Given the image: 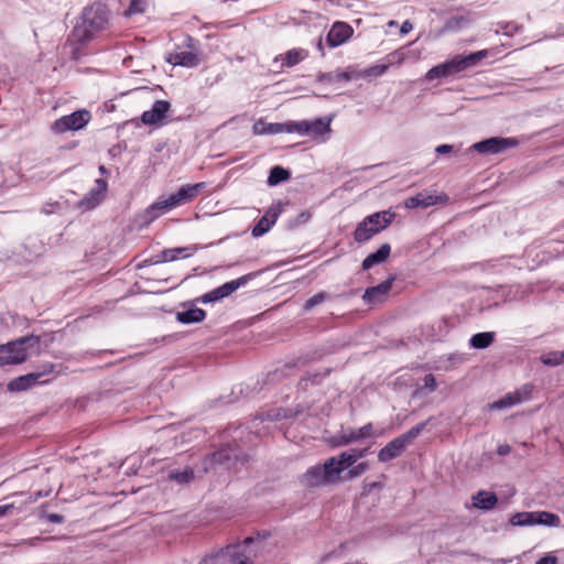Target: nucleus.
Segmentation results:
<instances>
[{"label": "nucleus", "mask_w": 564, "mask_h": 564, "mask_svg": "<svg viewBox=\"0 0 564 564\" xmlns=\"http://www.w3.org/2000/svg\"><path fill=\"white\" fill-rule=\"evenodd\" d=\"M47 522L61 523L63 522V517L59 514H47L45 512L37 514V523L46 524Z\"/></svg>", "instance_id": "c03bdc74"}, {"label": "nucleus", "mask_w": 564, "mask_h": 564, "mask_svg": "<svg viewBox=\"0 0 564 564\" xmlns=\"http://www.w3.org/2000/svg\"><path fill=\"white\" fill-rule=\"evenodd\" d=\"M29 341V337H22L7 345H0V366L24 361L26 359L25 344Z\"/></svg>", "instance_id": "39448f33"}, {"label": "nucleus", "mask_w": 564, "mask_h": 564, "mask_svg": "<svg viewBox=\"0 0 564 564\" xmlns=\"http://www.w3.org/2000/svg\"><path fill=\"white\" fill-rule=\"evenodd\" d=\"M538 511L535 512H518L512 516L510 523L516 527L535 525Z\"/></svg>", "instance_id": "2f4dec72"}, {"label": "nucleus", "mask_w": 564, "mask_h": 564, "mask_svg": "<svg viewBox=\"0 0 564 564\" xmlns=\"http://www.w3.org/2000/svg\"><path fill=\"white\" fill-rule=\"evenodd\" d=\"M509 453H510V446H509V445H506V444H505V445H500V446L498 447V454H499V455L503 456V455H507V454H509Z\"/></svg>", "instance_id": "5fc2aeb1"}, {"label": "nucleus", "mask_w": 564, "mask_h": 564, "mask_svg": "<svg viewBox=\"0 0 564 564\" xmlns=\"http://www.w3.org/2000/svg\"><path fill=\"white\" fill-rule=\"evenodd\" d=\"M336 78L338 80H351L354 78H359V77H358V72H356V73H354V72H343V73L337 74Z\"/></svg>", "instance_id": "09e8293b"}, {"label": "nucleus", "mask_w": 564, "mask_h": 564, "mask_svg": "<svg viewBox=\"0 0 564 564\" xmlns=\"http://www.w3.org/2000/svg\"><path fill=\"white\" fill-rule=\"evenodd\" d=\"M99 171H100L102 174H104V173H106V169H105V166H104V165H101V166L99 167Z\"/></svg>", "instance_id": "052dcab7"}, {"label": "nucleus", "mask_w": 564, "mask_h": 564, "mask_svg": "<svg viewBox=\"0 0 564 564\" xmlns=\"http://www.w3.org/2000/svg\"><path fill=\"white\" fill-rule=\"evenodd\" d=\"M308 56V52L303 48H293L288 51L281 58L283 61V65L288 67H292L297 63L304 61Z\"/></svg>", "instance_id": "7c9ffc66"}, {"label": "nucleus", "mask_w": 564, "mask_h": 564, "mask_svg": "<svg viewBox=\"0 0 564 564\" xmlns=\"http://www.w3.org/2000/svg\"><path fill=\"white\" fill-rule=\"evenodd\" d=\"M107 192V182L105 180H96L94 187L83 198L80 206L87 209H91L99 205L105 198Z\"/></svg>", "instance_id": "4468645a"}, {"label": "nucleus", "mask_w": 564, "mask_h": 564, "mask_svg": "<svg viewBox=\"0 0 564 564\" xmlns=\"http://www.w3.org/2000/svg\"><path fill=\"white\" fill-rule=\"evenodd\" d=\"M561 523L560 517L555 513H551L547 511H538L536 524L547 525V527H558Z\"/></svg>", "instance_id": "4c0bfd02"}, {"label": "nucleus", "mask_w": 564, "mask_h": 564, "mask_svg": "<svg viewBox=\"0 0 564 564\" xmlns=\"http://www.w3.org/2000/svg\"><path fill=\"white\" fill-rule=\"evenodd\" d=\"M391 252V247L389 243H383L378 251L370 253L364 261H362V269L369 270L376 264L384 262Z\"/></svg>", "instance_id": "a878e982"}, {"label": "nucleus", "mask_w": 564, "mask_h": 564, "mask_svg": "<svg viewBox=\"0 0 564 564\" xmlns=\"http://www.w3.org/2000/svg\"><path fill=\"white\" fill-rule=\"evenodd\" d=\"M333 118H319L314 121H308L307 127V135H311L312 138L316 139L318 137H322L324 134H328L330 129Z\"/></svg>", "instance_id": "393cba45"}, {"label": "nucleus", "mask_w": 564, "mask_h": 564, "mask_svg": "<svg viewBox=\"0 0 564 564\" xmlns=\"http://www.w3.org/2000/svg\"><path fill=\"white\" fill-rule=\"evenodd\" d=\"M90 119L91 116L88 110H77L56 120L53 124V129L58 133L76 131L84 128L90 121Z\"/></svg>", "instance_id": "423d86ee"}, {"label": "nucleus", "mask_w": 564, "mask_h": 564, "mask_svg": "<svg viewBox=\"0 0 564 564\" xmlns=\"http://www.w3.org/2000/svg\"><path fill=\"white\" fill-rule=\"evenodd\" d=\"M349 452L351 453V455L354 456L355 462L357 463V460L359 458H362V457H365L367 455L368 448H351V449H349Z\"/></svg>", "instance_id": "8fccbe9b"}, {"label": "nucleus", "mask_w": 564, "mask_h": 564, "mask_svg": "<svg viewBox=\"0 0 564 564\" xmlns=\"http://www.w3.org/2000/svg\"><path fill=\"white\" fill-rule=\"evenodd\" d=\"M252 542L253 538L250 536L245 539L242 545L227 547L226 552L220 554L225 555V563L229 562V564H253L249 555H247L243 550V547Z\"/></svg>", "instance_id": "ddd939ff"}, {"label": "nucleus", "mask_w": 564, "mask_h": 564, "mask_svg": "<svg viewBox=\"0 0 564 564\" xmlns=\"http://www.w3.org/2000/svg\"><path fill=\"white\" fill-rule=\"evenodd\" d=\"M147 1L145 0H131L129 8L126 10L124 14L127 17H131L133 14L143 13L145 11Z\"/></svg>", "instance_id": "79ce46f5"}, {"label": "nucleus", "mask_w": 564, "mask_h": 564, "mask_svg": "<svg viewBox=\"0 0 564 564\" xmlns=\"http://www.w3.org/2000/svg\"><path fill=\"white\" fill-rule=\"evenodd\" d=\"M46 372H47L46 370H45V371H43V372H39V371H37L36 378L39 379L42 375H44V373H46Z\"/></svg>", "instance_id": "680f3d73"}, {"label": "nucleus", "mask_w": 564, "mask_h": 564, "mask_svg": "<svg viewBox=\"0 0 564 564\" xmlns=\"http://www.w3.org/2000/svg\"><path fill=\"white\" fill-rule=\"evenodd\" d=\"M327 299V294L325 292H321L314 296H312L311 299H308L304 305V308L306 311H310L312 310L314 306L323 303L325 300Z\"/></svg>", "instance_id": "a18cd8bd"}, {"label": "nucleus", "mask_w": 564, "mask_h": 564, "mask_svg": "<svg viewBox=\"0 0 564 564\" xmlns=\"http://www.w3.org/2000/svg\"><path fill=\"white\" fill-rule=\"evenodd\" d=\"M531 389L529 387H524L521 391H517L514 393H508L500 400L489 404V408L491 410H500L506 409L512 405H516L523 401L524 399H528L530 395Z\"/></svg>", "instance_id": "a211bd4d"}, {"label": "nucleus", "mask_w": 564, "mask_h": 564, "mask_svg": "<svg viewBox=\"0 0 564 564\" xmlns=\"http://www.w3.org/2000/svg\"><path fill=\"white\" fill-rule=\"evenodd\" d=\"M35 384V373L31 372L11 380L7 389L10 392H22Z\"/></svg>", "instance_id": "bb28decb"}, {"label": "nucleus", "mask_w": 564, "mask_h": 564, "mask_svg": "<svg viewBox=\"0 0 564 564\" xmlns=\"http://www.w3.org/2000/svg\"><path fill=\"white\" fill-rule=\"evenodd\" d=\"M536 564H557V558L554 555H545Z\"/></svg>", "instance_id": "3c124183"}, {"label": "nucleus", "mask_w": 564, "mask_h": 564, "mask_svg": "<svg viewBox=\"0 0 564 564\" xmlns=\"http://www.w3.org/2000/svg\"><path fill=\"white\" fill-rule=\"evenodd\" d=\"M352 34L350 25L344 22H336L327 34L326 41L329 46L336 47L345 43Z\"/></svg>", "instance_id": "2eb2a0df"}, {"label": "nucleus", "mask_w": 564, "mask_h": 564, "mask_svg": "<svg viewBox=\"0 0 564 564\" xmlns=\"http://www.w3.org/2000/svg\"><path fill=\"white\" fill-rule=\"evenodd\" d=\"M381 435H382V431L376 430L371 423H368L359 429L343 430L335 437V445L344 446V445H347L350 443H355L362 438L377 437V436H381Z\"/></svg>", "instance_id": "0eeeda50"}, {"label": "nucleus", "mask_w": 564, "mask_h": 564, "mask_svg": "<svg viewBox=\"0 0 564 564\" xmlns=\"http://www.w3.org/2000/svg\"><path fill=\"white\" fill-rule=\"evenodd\" d=\"M475 55H477V58L480 61L489 55V52L487 50H481L478 52H475Z\"/></svg>", "instance_id": "4d7b16f0"}, {"label": "nucleus", "mask_w": 564, "mask_h": 564, "mask_svg": "<svg viewBox=\"0 0 564 564\" xmlns=\"http://www.w3.org/2000/svg\"><path fill=\"white\" fill-rule=\"evenodd\" d=\"M166 61L174 66L195 67L200 59L197 53L192 50L175 51L170 53Z\"/></svg>", "instance_id": "dca6fc26"}, {"label": "nucleus", "mask_w": 564, "mask_h": 564, "mask_svg": "<svg viewBox=\"0 0 564 564\" xmlns=\"http://www.w3.org/2000/svg\"><path fill=\"white\" fill-rule=\"evenodd\" d=\"M369 469V464L367 462L359 463L354 465L348 473L349 478H356L366 473Z\"/></svg>", "instance_id": "49530a36"}, {"label": "nucleus", "mask_w": 564, "mask_h": 564, "mask_svg": "<svg viewBox=\"0 0 564 564\" xmlns=\"http://www.w3.org/2000/svg\"><path fill=\"white\" fill-rule=\"evenodd\" d=\"M249 278H250V275H243L237 280L227 282V283L223 284L221 286L216 288L215 290L204 294L200 297V301L203 303L219 301V300L230 295L232 292H235L241 285L246 284L247 281L249 280Z\"/></svg>", "instance_id": "1a4fd4ad"}, {"label": "nucleus", "mask_w": 564, "mask_h": 564, "mask_svg": "<svg viewBox=\"0 0 564 564\" xmlns=\"http://www.w3.org/2000/svg\"><path fill=\"white\" fill-rule=\"evenodd\" d=\"M425 425L426 423L422 422L410 429L406 433L389 442L383 448L380 449L378 459L381 463H387L399 457L404 448L424 430Z\"/></svg>", "instance_id": "7ed1b4c3"}, {"label": "nucleus", "mask_w": 564, "mask_h": 564, "mask_svg": "<svg viewBox=\"0 0 564 564\" xmlns=\"http://www.w3.org/2000/svg\"><path fill=\"white\" fill-rule=\"evenodd\" d=\"M393 62L389 61L387 64L375 65L364 70L358 72L360 78H372L382 76Z\"/></svg>", "instance_id": "473e14b6"}, {"label": "nucleus", "mask_w": 564, "mask_h": 564, "mask_svg": "<svg viewBox=\"0 0 564 564\" xmlns=\"http://www.w3.org/2000/svg\"><path fill=\"white\" fill-rule=\"evenodd\" d=\"M413 29V25L410 21H404L401 25L400 33L408 34Z\"/></svg>", "instance_id": "864d4df0"}, {"label": "nucleus", "mask_w": 564, "mask_h": 564, "mask_svg": "<svg viewBox=\"0 0 564 564\" xmlns=\"http://www.w3.org/2000/svg\"><path fill=\"white\" fill-rule=\"evenodd\" d=\"M107 24V9L101 4H93L83 11L79 22L73 30V37L77 42H86L102 31Z\"/></svg>", "instance_id": "f257e3e1"}, {"label": "nucleus", "mask_w": 564, "mask_h": 564, "mask_svg": "<svg viewBox=\"0 0 564 564\" xmlns=\"http://www.w3.org/2000/svg\"><path fill=\"white\" fill-rule=\"evenodd\" d=\"M447 200H448V197L445 194L432 195V194H427V193H420L415 196L409 197L405 200L404 205L406 208H416V207L427 208L430 206H433V205H436L440 203H445Z\"/></svg>", "instance_id": "f8f14e48"}, {"label": "nucleus", "mask_w": 564, "mask_h": 564, "mask_svg": "<svg viewBox=\"0 0 564 564\" xmlns=\"http://www.w3.org/2000/svg\"><path fill=\"white\" fill-rule=\"evenodd\" d=\"M494 333H478L470 338L471 347L476 349L487 348L494 341Z\"/></svg>", "instance_id": "72a5a7b5"}, {"label": "nucleus", "mask_w": 564, "mask_h": 564, "mask_svg": "<svg viewBox=\"0 0 564 564\" xmlns=\"http://www.w3.org/2000/svg\"><path fill=\"white\" fill-rule=\"evenodd\" d=\"M394 281V276H391L387 281H383L382 283L369 288L366 290L364 299L368 302H378L381 301V299L389 293V291L392 288V283Z\"/></svg>", "instance_id": "5701e85b"}, {"label": "nucleus", "mask_w": 564, "mask_h": 564, "mask_svg": "<svg viewBox=\"0 0 564 564\" xmlns=\"http://www.w3.org/2000/svg\"><path fill=\"white\" fill-rule=\"evenodd\" d=\"M471 506L480 510H491L498 502V498L494 492L480 490L471 497Z\"/></svg>", "instance_id": "4be33fe9"}, {"label": "nucleus", "mask_w": 564, "mask_h": 564, "mask_svg": "<svg viewBox=\"0 0 564 564\" xmlns=\"http://www.w3.org/2000/svg\"><path fill=\"white\" fill-rule=\"evenodd\" d=\"M170 110V104L164 100L154 102L152 109L144 111L142 115V122L145 124H154L161 121L166 112Z\"/></svg>", "instance_id": "6ab92c4d"}, {"label": "nucleus", "mask_w": 564, "mask_h": 564, "mask_svg": "<svg viewBox=\"0 0 564 564\" xmlns=\"http://www.w3.org/2000/svg\"><path fill=\"white\" fill-rule=\"evenodd\" d=\"M540 359L544 365L555 367L564 362V352L560 350L545 352Z\"/></svg>", "instance_id": "58836bf2"}, {"label": "nucleus", "mask_w": 564, "mask_h": 564, "mask_svg": "<svg viewBox=\"0 0 564 564\" xmlns=\"http://www.w3.org/2000/svg\"><path fill=\"white\" fill-rule=\"evenodd\" d=\"M169 477L180 484H187L193 480L194 471L191 468H184L181 471H171Z\"/></svg>", "instance_id": "a19ab883"}, {"label": "nucleus", "mask_w": 564, "mask_h": 564, "mask_svg": "<svg viewBox=\"0 0 564 564\" xmlns=\"http://www.w3.org/2000/svg\"><path fill=\"white\" fill-rule=\"evenodd\" d=\"M205 188V183L187 184L182 186L176 193L171 194L170 205L176 208L181 205L192 202L200 191Z\"/></svg>", "instance_id": "9b49d317"}, {"label": "nucleus", "mask_w": 564, "mask_h": 564, "mask_svg": "<svg viewBox=\"0 0 564 564\" xmlns=\"http://www.w3.org/2000/svg\"><path fill=\"white\" fill-rule=\"evenodd\" d=\"M252 131L257 135L279 134L283 133V123H268L263 120H258L253 124Z\"/></svg>", "instance_id": "c85d7f7f"}, {"label": "nucleus", "mask_w": 564, "mask_h": 564, "mask_svg": "<svg viewBox=\"0 0 564 564\" xmlns=\"http://www.w3.org/2000/svg\"><path fill=\"white\" fill-rule=\"evenodd\" d=\"M205 188V183L187 184L182 186L176 193L171 194L170 205L176 208L181 205L192 202L200 191Z\"/></svg>", "instance_id": "9d476101"}, {"label": "nucleus", "mask_w": 564, "mask_h": 564, "mask_svg": "<svg viewBox=\"0 0 564 564\" xmlns=\"http://www.w3.org/2000/svg\"><path fill=\"white\" fill-rule=\"evenodd\" d=\"M518 141L513 138H490L475 143L469 150H475L479 153H501L510 148H514Z\"/></svg>", "instance_id": "6e6552de"}, {"label": "nucleus", "mask_w": 564, "mask_h": 564, "mask_svg": "<svg viewBox=\"0 0 564 564\" xmlns=\"http://www.w3.org/2000/svg\"><path fill=\"white\" fill-rule=\"evenodd\" d=\"M279 212L275 208H270L263 217L258 221V224L252 229L253 237H260L274 225L278 219Z\"/></svg>", "instance_id": "b1692460"}, {"label": "nucleus", "mask_w": 564, "mask_h": 564, "mask_svg": "<svg viewBox=\"0 0 564 564\" xmlns=\"http://www.w3.org/2000/svg\"><path fill=\"white\" fill-rule=\"evenodd\" d=\"M205 312L202 308L192 307L186 311L178 312L176 318L184 324L198 323L205 318Z\"/></svg>", "instance_id": "c756f323"}, {"label": "nucleus", "mask_w": 564, "mask_h": 564, "mask_svg": "<svg viewBox=\"0 0 564 564\" xmlns=\"http://www.w3.org/2000/svg\"><path fill=\"white\" fill-rule=\"evenodd\" d=\"M199 564H225V555H212L205 557Z\"/></svg>", "instance_id": "de8ad7c7"}, {"label": "nucleus", "mask_w": 564, "mask_h": 564, "mask_svg": "<svg viewBox=\"0 0 564 564\" xmlns=\"http://www.w3.org/2000/svg\"><path fill=\"white\" fill-rule=\"evenodd\" d=\"M11 508L12 505L0 506V518L4 517Z\"/></svg>", "instance_id": "6e6d98bb"}, {"label": "nucleus", "mask_w": 564, "mask_h": 564, "mask_svg": "<svg viewBox=\"0 0 564 564\" xmlns=\"http://www.w3.org/2000/svg\"><path fill=\"white\" fill-rule=\"evenodd\" d=\"M466 24L464 17H454L446 21L444 28L447 31H455L463 28Z\"/></svg>", "instance_id": "37998d69"}, {"label": "nucleus", "mask_w": 564, "mask_h": 564, "mask_svg": "<svg viewBox=\"0 0 564 564\" xmlns=\"http://www.w3.org/2000/svg\"><path fill=\"white\" fill-rule=\"evenodd\" d=\"M453 150V145L449 144H441L438 145L435 151L440 154L449 153Z\"/></svg>", "instance_id": "603ef678"}, {"label": "nucleus", "mask_w": 564, "mask_h": 564, "mask_svg": "<svg viewBox=\"0 0 564 564\" xmlns=\"http://www.w3.org/2000/svg\"><path fill=\"white\" fill-rule=\"evenodd\" d=\"M302 482L305 486L315 487L327 484H336L337 471L332 469L329 463L326 460L323 466L316 465L310 468L302 477Z\"/></svg>", "instance_id": "20e7f679"}, {"label": "nucleus", "mask_w": 564, "mask_h": 564, "mask_svg": "<svg viewBox=\"0 0 564 564\" xmlns=\"http://www.w3.org/2000/svg\"><path fill=\"white\" fill-rule=\"evenodd\" d=\"M388 25H389L390 28L395 26V25H397V22L392 20V21H390V22L388 23Z\"/></svg>", "instance_id": "bf43d9fd"}, {"label": "nucleus", "mask_w": 564, "mask_h": 564, "mask_svg": "<svg viewBox=\"0 0 564 564\" xmlns=\"http://www.w3.org/2000/svg\"><path fill=\"white\" fill-rule=\"evenodd\" d=\"M327 462L332 469L337 471L338 481L341 479V473L356 464L354 456L349 451L343 452L338 456H333L328 458Z\"/></svg>", "instance_id": "aec40b11"}, {"label": "nucleus", "mask_w": 564, "mask_h": 564, "mask_svg": "<svg viewBox=\"0 0 564 564\" xmlns=\"http://www.w3.org/2000/svg\"><path fill=\"white\" fill-rule=\"evenodd\" d=\"M198 250V247L196 245L188 246V247H178V248H172V249H165L161 252L159 259L155 261V263L160 262H170L175 261L177 259H186L193 256Z\"/></svg>", "instance_id": "f3484780"}, {"label": "nucleus", "mask_w": 564, "mask_h": 564, "mask_svg": "<svg viewBox=\"0 0 564 564\" xmlns=\"http://www.w3.org/2000/svg\"><path fill=\"white\" fill-rule=\"evenodd\" d=\"M308 121H293L283 123V133H297L300 135H307Z\"/></svg>", "instance_id": "f704fd0d"}, {"label": "nucleus", "mask_w": 564, "mask_h": 564, "mask_svg": "<svg viewBox=\"0 0 564 564\" xmlns=\"http://www.w3.org/2000/svg\"><path fill=\"white\" fill-rule=\"evenodd\" d=\"M223 458V454L221 453H217L214 455V459L220 462V459Z\"/></svg>", "instance_id": "13d9d810"}, {"label": "nucleus", "mask_w": 564, "mask_h": 564, "mask_svg": "<svg viewBox=\"0 0 564 564\" xmlns=\"http://www.w3.org/2000/svg\"><path fill=\"white\" fill-rule=\"evenodd\" d=\"M173 206L170 205V198H163L152 204L145 212L149 221H153L158 217L172 210Z\"/></svg>", "instance_id": "cd10ccee"}, {"label": "nucleus", "mask_w": 564, "mask_h": 564, "mask_svg": "<svg viewBox=\"0 0 564 564\" xmlns=\"http://www.w3.org/2000/svg\"><path fill=\"white\" fill-rule=\"evenodd\" d=\"M457 68L459 72L466 69L469 66L476 65L479 59L477 58V55L475 53L469 54L468 56H460L457 55L454 57Z\"/></svg>", "instance_id": "ea45409f"}, {"label": "nucleus", "mask_w": 564, "mask_h": 564, "mask_svg": "<svg viewBox=\"0 0 564 564\" xmlns=\"http://www.w3.org/2000/svg\"><path fill=\"white\" fill-rule=\"evenodd\" d=\"M458 72L459 70L457 68L456 62H455V59L453 57L452 59H449L446 63H443V64H440L437 66L432 67L426 73L425 77H426L427 80H434V79H437V78L447 77V76L453 75V74L458 73Z\"/></svg>", "instance_id": "412c9836"}, {"label": "nucleus", "mask_w": 564, "mask_h": 564, "mask_svg": "<svg viewBox=\"0 0 564 564\" xmlns=\"http://www.w3.org/2000/svg\"><path fill=\"white\" fill-rule=\"evenodd\" d=\"M424 384L422 387H417L413 393L412 398H421L424 393V391L433 392L436 389V380L433 375H426L423 379Z\"/></svg>", "instance_id": "e433bc0d"}, {"label": "nucleus", "mask_w": 564, "mask_h": 564, "mask_svg": "<svg viewBox=\"0 0 564 564\" xmlns=\"http://www.w3.org/2000/svg\"><path fill=\"white\" fill-rule=\"evenodd\" d=\"M395 213L391 209L378 212L365 217L356 227L354 231V239L359 243L367 242L373 236L388 228L393 219Z\"/></svg>", "instance_id": "f03ea898"}, {"label": "nucleus", "mask_w": 564, "mask_h": 564, "mask_svg": "<svg viewBox=\"0 0 564 564\" xmlns=\"http://www.w3.org/2000/svg\"><path fill=\"white\" fill-rule=\"evenodd\" d=\"M289 177L290 173L282 166L276 165L271 169L270 175L268 177V183L269 185L274 186L283 181L289 180Z\"/></svg>", "instance_id": "c9c22d12"}]
</instances>
